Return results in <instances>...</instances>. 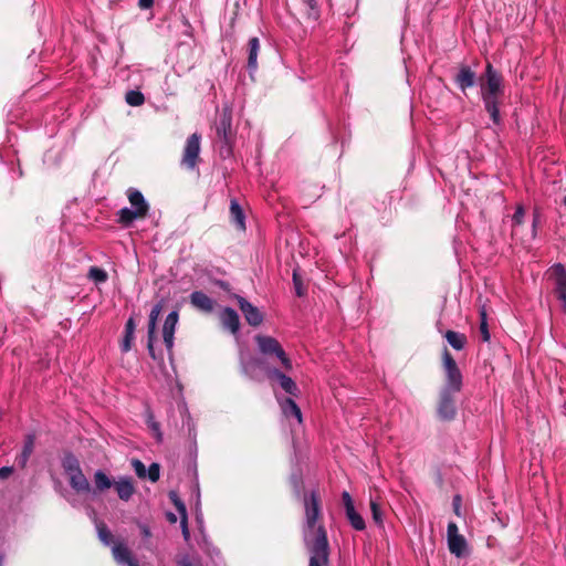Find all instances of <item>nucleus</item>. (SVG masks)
Instances as JSON below:
<instances>
[{"mask_svg":"<svg viewBox=\"0 0 566 566\" xmlns=\"http://www.w3.org/2000/svg\"><path fill=\"white\" fill-rule=\"evenodd\" d=\"M305 523L312 536L305 533L304 543L310 554L308 566H329L331 547L327 531L322 523V500L317 490L304 496Z\"/></svg>","mask_w":566,"mask_h":566,"instance_id":"f257e3e1","label":"nucleus"},{"mask_svg":"<svg viewBox=\"0 0 566 566\" xmlns=\"http://www.w3.org/2000/svg\"><path fill=\"white\" fill-rule=\"evenodd\" d=\"M481 98L484 108L492 122L500 125L502 122L499 105L504 95V78L500 71L495 70L491 62H488L483 74L479 77Z\"/></svg>","mask_w":566,"mask_h":566,"instance_id":"f03ea898","label":"nucleus"},{"mask_svg":"<svg viewBox=\"0 0 566 566\" xmlns=\"http://www.w3.org/2000/svg\"><path fill=\"white\" fill-rule=\"evenodd\" d=\"M442 367L446 376V385L442 388L461 391L463 376L455 359L447 347H444L442 352Z\"/></svg>","mask_w":566,"mask_h":566,"instance_id":"7ed1b4c3","label":"nucleus"},{"mask_svg":"<svg viewBox=\"0 0 566 566\" xmlns=\"http://www.w3.org/2000/svg\"><path fill=\"white\" fill-rule=\"evenodd\" d=\"M255 342L258 344L259 350L263 355L275 356L281 361L285 370L292 369V361L276 338L272 336L256 335Z\"/></svg>","mask_w":566,"mask_h":566,"instance_id":"20e7f679","label":"nucleus"},{"mask_svg":"<svg viewBox=\"0 0 566 566\" xmlns=\"http://www.w3.org/2000/svg\"><path fill=\"white\" fill-rule=\"evenodd\" d=\"M460 391L441 388L437 398L436 411L439 420L453 421L457 417L455 395Z\"/></svg>","mask_w":566,"mask_h":566,"instance_id":"39448f33","label":"nucleus"},{"mask_svg":"<svg viewBox=\"0 0 566 566\" xmlns=\"http://www.w3.org/2000/svg\"><path fill=\"white\" fill-rule=\"evenodd\" d=\"M200 144L201 135L199 133H193L187 138L181 158V165L187 169L193 170L198 166L200 161Z\"/></svg>","mask_w":566,"mask_h":566,"instance_id":"423d86ee","label":"nucleus"},{"mask_svg":"<svg viewBox=\"0 0 566 566\" xmlns=\"http://www.w3.org/2000/svg\"><path fill=\"white\" fill-rule=\"evenodd\" d=\"M265 375L269 380L271 381H277L280 387L289 395L291 396H297L298 395V388L295 381L286 376L284 373H282L277 368L272 367H264Z\"/></svg>","mask_w":566,"mask_h":566,"instance_id":"0eeeda50","label":"nucleus"},{"mask_svg":"<svg viewBox=\"0 0 566 566\" xmlns=\"http://www.w3.org/2000/svg\"><path fill=\"white\" fill-rule=\"evenodd\" d=\"M547 280L553 284L554 295L566 293V269L562 263L552 265L547 272Z\"/></svg>","mask_w":566,"mask_h":566,"instance_id":"6e6552de","label":"nucleus"},{"mask_svg":"<svg viewBox=\"0 0 566 566\" xmlns=\"http://www.w3.org/2000/svg\"><path fill=\"white\" fill-rule=\"evenodd\" d=\"M235 300L238 302L239 308L241 310L249 325L256 327L262 324L264 317L256 306H254L240 295H235Z\"/></svg>","mask_w":566,"mask_h":566,"instance_id":"1a4fd4ad","label":"nucleus"},{"mask_svg":"<svg viewBox=\"0 0 566 566\" xmlns=\"http://www.w3.org/2000/svg\"><path fill=\"white\" fill-rule=\"evenodd\" d=\"M342 500L345 507L346 517L349 521L350 525L356 531H364L366 527L365 521L363 516L358 512H356L353 499L347 491L343 492Z\"/></svg>","mask_w":566,"mask_h":566,"instance_id":"9d476101","label":"nucleus"},{"mask_svg":"<svg viewBox=\"0 0 566 566\" xmlns=\"http://www.w3.org/2000/svg\"><path fill=\"white\" fill-rule=\"evenodd\" d=\"M453 81L461 92L465 93L468 88H472L479 83V77L469 65H461Z\"/></svg>","mask_w":566,"mask_h":566,"instance_id":"9b49d317","label":"nucleus"},{"mask_svg":"<svg viewBox=\"0 0 566 566\" xmlns=\"http://www.w3.org/2000/svg\"><path fill=\"white\" fill-rule=\"evenodd\" d=\"M179 319V314L177 311H172L168 314V316L165 319L164 326H163V338L164 344L169 353H171L174 347V335L176 325Z\"/></svg>","mask_w":566,"mask_h":566,"instance_id":"f8f14e48","label":"nucleus"},{"mask_svg":"<svg viewBox=\"0 0 566 566\" xmlns=\"http://www.w3.org/2000/svg\"><path fill=\"white\" fill-rule=\"evenodd\" d=\"M217 135L229 145L232 138V115L229 109H223L217 124Z\"/></svg>","mask_w":566,"mask_h":566,"instance_id":"ddd939ff","label":"nucleus"},{"mask_svg":"<svg viewBox=\"0 0 566 566\" xmlns=\"http://www.w3.org/2000/svg\"><path fill=\"white\" fill-rule=\"evenodd\" d=\"M113 486L122 501H129L136 488L132 476H120L117 481H114Z\"/></svg>","mask_w":566,"mask_h":566,"instance_id":"4468645a","label":"nucleus"},{"mask_svg":"<svg viewBox=\"0 0 566 566\" xmlns=\"http://www.w3.org/2000/svg\"><path fill=\"white\" fill-rule=\"evenodd\" d=\"M260 49L261 46L259 39L256 36L251 38L247 44V69L250 76H253V74L258 71V55L260 53Z\"/></svg>","mask_w":566,"mask_h":566,"instance_id":"2eb2a0df","label":"nucleus"},{"mask_svg":"<svg viewBox=\"0 0 566 566\" xmlns=\"http://www.w3.org/2000/svg\"><path fill=\"white\" fill-rule=\"evenodd\" d=\"M220 321L224 328L229 329L232 334H237L240 329V317L238 313L231 308L226 307L220 314Z\"/></svg>","mask_w":566,"mask_h":566,"instance_id":"dca6fc26","label":"nucleus"},{"mask_svg":"<svg viewBox=\"0 0 566 566\" xmlns=\"http://www.w3.org/2000/svg\"><path fill=\"white\" fill-rule=\"evenodd\" d=\"M190 303L205 313H211L214 306V301L201 291H195L190 294Z\"/></svg>","mask_w":566,"mask_h":566,"instance_id":"f3484780","label":"nucleus"},{"mask_svg":"<svg viewBox=\"0 0 566 566\" xmlns=\"http://www.w3.org/2000/svg\"><path fill=\"white\" fill-rule=\"evenodd\" d=\"M114 558L122 564L127 566H139L138 560L133 556L128 547L123 544H116L113 547Z\"/></svg>","mask_w":566,"mask_h":566,"instance_id":"a211bd4d","label":"nucleus"},{"mask_svg":"<svg viewBox=\"0 0 566 566\" xmlns=\"http://www.w3.org/2000/svg\"><path fill=\"white\" fill-rule=\"evenodd\" d=\"M69 483L76 493H88L92 491L91 484L82 469L69 476Z\"/></svg>","mask_w":566,"mask_h":566,"instance_id":"6ab92c4d","label":"nucleus"},{"mask_svg":"<svg viewBox=\"0 0 566 566\" xmlns=\"http://www.w3.org/2000/svg\"><path fill=\"white\" fill-rule=\"evenodd\" d=\"M118 216V223H120L123 227H129L134 220L136 219H144L146 216H144V210H132L129 208H123L117 212Z\"/></svg>","mask_w":566,"mask_h":566,"instance_id":"aec40b11","label":"nucleus"},{"mask_svg":"<svg viewBox=\"0 0 566 566\" xmlns=\"http://www.w3.org/2000/svg\"><path fill=\"white\" fill-rule=\"evenodd\" d=\"M230 218L235 228L240 231L245 230V217L243 210L237 200L230 202Z\"/></svg>","mask_w":566,"mask_h":566,"instance_id":"412c9836","label":"nucleus"},{"mask_svg":"<svg viewBox=\"0 0 566 566\" xmlns=\"http://www.w3.org/2000/svg\"><path fill=\"white\" fill-rule=\"evenodd\" d=\"M448 548L451 554L457 557H462L465 555L468 549L467 539L463 535L453 536L448 539Z\"/></svg>","mask_w":566,"mask_h":566,"instance_id":"4be33fe9","label":"nucleus"},{"mask_svg":"<svg viewBox=\"0 0 566 566\" xmlns=\"http://www.w3.org/2000/svg\"><path fill=\"white\" fill-rule=\"evenodd\" d=\"M127 197L130 205L135 207V210H144V216L148 214L149 206L139 190L129 188Z\"/></svg>","mask_w":566,"mask_h":566,"instance_id":"5701e85b","label":"nucleus"},{"mask_svg":"<svg viewBox=\"0 0 566 566\" xmlns=\"http://www.w3.org/2000/svg\"><path fill=\"white\" fill-rule=\"evenodd\" d=\"M114 481L104 471L97 470L94 473V492L103 493L113 486Z\"/></svg>","mask_w":566,"mask_h":566,"instance_id":"b1692460","label":"nucleus"},{"mask_svg":"<svg viewBox=\"0 0 566 566\" xmlns=\"http://www.w3.org/2000/svg\"><path fill=\"white\" fill-rule=\"evenodd\" d=\"M444 338L449 343V345L455 350H462L467 345V336L462 333L455 331H447L444 334Z\"/></svg>","mask_w":566,"mask_h":566,"instance_id":"393cba45","label":"nucleus"},{"mask_svg":"<svg viewBox=\"0 0 566 566\" xmlns=\"http://www.w3.org/2000/svg\"><path fill=\"white\" fill-rule=\"evenodd\" d=\"M62 468L67 476H70L81 470V464L78 459L73 453L69 452L62 459Z\"/></svg>","mask_w":566,"mask_h":566,"instance_id":"a878e982","label":"nucleus"},{"mask_svg":"<svg viewBox=\"0 0 566 566\" xmlns=\"http://www.w3.org/2000/svg\"><path fill=\"white\" fill-rule=\"evenodd\" d=\"M125 101L130 106H140L145 102V96L140 91H128L125 95Z\"/></svg>","mask_w":566,"mask_h":566,"instance_id":"bb28decb","label":"nucleus"},{"mask_svg":"<svg viewBox=\"0 0 566 566\" xmlns=\"http://www.w3.org/2000/svg\"><path fill=\"white\" fill-rule=\"evenodd\" d=\"M87 276L95 283H105L108 279L107 272L97 266L90 268Z\"/></svg>","mask_w":566,"mask_h":566,"instance_id":"cd10ccee","label":"nucleus"},{"mask_svg":"<svg viewBox=\"0 0 566 566\" xmlns=\"http://www.w3.org/2000/svg\"><path fill=\"white\" fill-rule=\"evenodd\" d=\"M284 412L287 415V416H294L295 418H297V420L301 422L302 421V412H301V409L300 407L296 405V402L291 399V398H286L285 400V407H284Z\"/></svg>","mask_w":566,"mask_h":566,"instance_id":"c85d7f7f","label":"nucleus"},{"mask_svg":"<svg viewBox=\"0 0 566 566\" xmlns=\"http://www.w3.org/2000/svg\"><path fill=\"white\" fill-rule=\"evenodd\" d=\"M168 496H169V500L171 501V503L175 505L176 510L178 511L180 517L188 516L186 505L182 502V500L179 497L178 493L176 491H170Z\"/></svg>","mask_w":566,"mask_h":566,"instance_id":"c756f323","label":"nucleus"},{"mask_svg":"<svg viewBox=\"0 0 566 566\" xmlns=\"http://www.w3.org/2000/svg\"><path fill=\"white\" fill-rule=\"evenodd\" d=\"M164 308V301L160 300L158 303H156L151 311H150V314H149V319H148V326H151V328H156L157 326V321L160 316V313Z\"/></svg>","mask_w":566,"mask_h":566,"instance_id":"7c9ffc66","label":"nucleus"},{"mask_svg":"<svg viewBox=\"0 0 566 566\" xmlns=\"http://www.w3.org/2000/svg\"><path fill=\"white\" fill-rule=\"evenodd\" d=\"M302 3L305 7L307 18L317 20L318 19V10H317L316 0H302Z\"/></svg>","mask_w":566,"mask_h":566,"instance_id":"2f4dec72","label":"nucleus"},{"mask_svg":"<svg viewBox=\"0 0 566 566\" xmlns=\"http://www.w3.org/2000/svg\"><path fill=\"white\" fill-rule=\"evenodd\" d=\"M155 340H156V328H151V326H148V328H147V349H148L149 356L153 359H157L155 348H154Z\"/></svg>","mask_w":566,"mask_h":566,"instance_id":"473e14b6","label":"nucleus"},{"mask_svg":"<svg viewBox=\"0 0 566 566\" xmlns=\"http://www.w3.org/2000/svg\"><path fill=\"white\" fill-rule=\"evenodd\" d=\"M178 566H199V558L193 555L184 554L179 555L177 559Z\"/></svg>","mask_w":566,"mask_h":566,"instance_id":"72a5a7b5","label":"nucleus"},{"mask_svg":"<svg viewBox=\"0 0 566 566\" xmlns=\"http://www.w3.org/2000/svg\"><path fill=\"white\" fill-rule=\"evenodd\" d=\"M293 284H294V289H295V294L298 297H302V296H304L306 294V289L303 285L302 277L297 273L296 270H294V272H293Z\"/></svg>","mask_w":566,"mask_h":566,"instance_id":"f704fd0d","label":"nucleus"},{"mask_svg":"<svg viewBox=\"0 0 566 566\" xmlns=\"http://www.w3.org/2000/svg\"><path fill=\"white\" fill-rule=\"evenodd\" d=\"M481 321H480V333L482 336L483 342H489L491 336L488 327V321H486V313L485 311H482L481 314Z\"/></svg>","mask_w":566,"mask_h":566,"instance_id":"c9c22d12","label":"nucleus"},{"mask_svg":"<svg viewBox=\"0 0 566 566\" xmlns=\"http://www.w3.org/2000/svg\"><path fill=\"white\" fill-rule=\"evenodd\" d=\"M34 446H35V436L27 434L21 452L31 457V454L33 453V450H34Z\"/></svg>","mask_w":566,"mask_h":566,"instance_id":"e433bc0d","label":"nucleus"},{"mask_svg":"<svg viewBox=\"0 0 566 566\" xmlns=\"http://www.w3.org/2000/svg\"><path fill=\"white\" fill-rule=\"evenodd\" d=\"M146 473V478H148L151 482H157L160 478V465L156 462L151 463Z\"/></svg>","mask_w":566,"mask_h":566,"instance_id":"4c0bfd02","label":"nucleus"},{"mask_svg":"<svg viewBox=\"0 0 566 566\" xmlns=\"http://www.w3.org/2000/svg\"><path fill=\"white\" fill-rule=\"evenodd\" d=\"M132 467L134 468L135 473L139 479H145L147 476V473H146L147 469L140 460L133 459Z\"/></svg>","mask_w":566,"mask_h":566,"instance_id":"58836bf2","label":"nucleus"},{"mask_svg":"<svg viewBox=\"0 0 566 566\" xmlns=\"http://www.w3.org/2000/svg\"><path fill=\"white\" fill-rule=\"evenodd\" d=\"M370 510H371L373 520L377 524H381L382 515H381L380 505L378 503H376L375 501H370Z\"/></svg>","mask_w":566,"mask_h":566,"instance_id":"ea45409f","label":"nucleus"},{"mask_svg":"<svg viewBox=\"0 0 566 566\" xmlns=\"http://www.w3.org/2000/svg\"><path fill=\"white\" fill-rule=\"evenodd\" d=\"M133 340H134V334L124 332V338L120 344L122 352H124V353L129 352L132 349Z\"/></svg>","mask_w":566,"mask_h":566,"instance_id":"a19ab883","label":"nucleus"},{"mask_svg":"<svg viewBox=\"0 0 566 566\" xmlns=\"http://www.w3.org/2000/svg\"><path fill=\"white\" fill-rule=\"evenodd\" d=\"M524 216H525V210L522 206H517L513 217H512V221L515 226H520L523 223V219H524Z\"/></svg>","mask_w":566,"mask_h":566,"instance_id":"79ce46f5","label":"nucleus"},{"mask_svg":"<svg viewBox=\"0 0 566 566\" xmlns=\"http://www.w3.org/2000/svg\"><path fill=\"white\" fill-rule=\"evenodd\" d=\"M98 536H99L101 541H103L104 543H106V544L109 543V541L112 538V534L105 524H101L98 526Z\"/></svg>","mask_w":566,"mask_h":566,"instance_id":"37998d69","label":"nucleus"},{"mask_svg":"<svg viewBox=\"0 0 566 566\" xmlns=\"http://www.w3.org/2000/svg\"><path fill=\"white\" fill-rule=\"evenodd\" d=\"M541 224H542L541 213L537 210H535L533 212V222H532V231H533L534 238L536 237L537 229L541 227Z\"/></svg>","mask_w":566,"mask_h":566,"instance_id":"c03bdc74","label":"nucleus"},{"mask_svg":"<svg viewBox=\"0 0 566 566\" xmlns=\"http://www.w3.org/2000/svg\"><path fill=\"white\" fill-rule=\"evenodd\" d=\"M461 504H462L461 495H459V494L454 495L453 500H452V509L457 516H461Z\"/></svg>","mask_w":566,"mask_h":566,"instance_id":"a18cd8bd","label":"nucleus"},{"mask_svg":"<svg viewBox=\"0 0 566 566\" xmlns=\"http://www.w3.org/2000/svg\"><path fill=\"white\" fill-rule=\"evenodd\" d=\"M460 535L458 525L454 522H449L447 528V539Z\"/></svg>","mask_w":566,"mask_h":566,"instance_id":"49530a36","label":"nucleus"},{"mask_svg":"<svg viewBox=\"0 0 566 566\" xmlns=\"http://www.w3.org/2000/svg\"><path fill=\"white\" fill-rule=\"evenodd\" d=\"M29 459V455L21 452L20 454L17 455L15 463L19 468L24 469L27 467Z\"/></svg>","mask_w":566,"mask_h":566,"instance_id":"de8ad7c7","label":"nucleus"},{"mask_svg":"<svg viewBox=\"0 0 566 566\" xmlns=\"http://www.w3.org/2000/svg\"><path fill=\"white\" fill-rule=\"evenodd\" d=\"M180 526H181V531H182V535H184L185 539H188L190 536L189 528H188V516H181Z\"/></svg>","mask_w":566,"mask_h":566,"instance_id":"09e8293b","label":"nucleus"},{"mask_svg":"<svg viewBox=\"0 0 566 566\" xmlns=\"http://www.w3.org/2000/svg\"><path fill=\"white\" fill-rule=\"evenodd\" d=\"M135 329H136V322H135L134 317L130 316L125 324V332L135 334Z\"/></svg>","mask_w":566,"mask_h":566,"instance_id":"8fccbe9b","label":"nucleus"},{"mask_svg":"<svg viewBox=\"0 0 566 566\" xmlns=\"http://www.w3.org/2000/svg\"><path fill=\"white\" fill-rule=\"evenodd\" d=\"M13 472V468L12 467H2L0 468V479L1 480H4V479H8Z\"/></svg>","mask_w":566,"mask_h":566,"instance_id":"3c124183","label":"nucleus"},{"mask_svg":"<svg viewBox=\"0 0 566 566\" xmlns=\"http://www.w3.org/2000/svg\"><path fill=\"white\" fill-rule=\"evenodd\" d=\"M154 6V0H138V7L142 10L150 9Z\"/></svg>","mask_w":566,"mask_h":566,"instance_id":"603ef678","label":"nucleus"},{"mask_svg":"<svg viewBox=\"0 0 566 566\" xmlns=\"http://www.w3.org/2000/svg\"><path fill=\"white\" fill-rule=\"evenodd\" d=\"M149 426H150L151 430L155 432L157 439L160 440L161 432H160L159 423L156 421H151V422H149Z\"/></svg>","mask_w":566,"mask_h":566,"instance_id":"864d4df0","label":"nucleus"},{"mask_svg":"<svg viewBox=\"0 0 566 566\" xmlns=\"http://www.w3.org/2000/svg\"><path fill=\"white\" fill-rule=\"evenodd\" d=\"M556 298L560 302L562 311L566 315V293L556 295Z\"/></svg>","mask_w":566,"mask_h":566,"instance_id":"5fc2aeb1","label":"nucleus"},{"mask_svg":"<svg viewBox=\"0 0 566 566\" xmlns=\"http://www.w3.org/2000/svg\"><path fill=\"white\" fill-rule=\"evenodd\" d=\"M166 518L171 524H175L177 522V516L174 513H171V512H168L166 514Z\"/></svg>","mask_w":566,"mask_h":566,"instance_id":"6e6d98bb","label":"nucleus"},{"mask_svg":"<svg viewBox=\"0 0 566 566\" xmlns=\"http://www.w3.org/2000/svg\"><path fill=\"white\" fill-rule=\"evenodd\" d=\"M142 533L145 537H149L151 535V533L147 526H142Z\"/></svg>","mask_w":566,"mask_h":566,"instance_id":"4d7b16f0","label":"nucleus"},{"mask_svg":"<svg viewBox=\"0 0 566 566\" xmlns=\"http://www.w3.org/2000/svg\"><path fill=\"white\" fill-rule=\"evenodd\" d=\"M219 286L222 287V289H227L228 286V283L223 282V281H220L218 282Z\"/></svg>","mask_w":566,"mask_h":566,"instance_id":"13d9d810","label":"nucleus"},{"mask_svg":"<svg viewBox=\"0 0 566 566\" xmlns=\"http://www.w3.org/2000/svg\"><path fill=\"white\" fill-rule=\"evenodd\" d=\"M3 563H4V556H3V555H1V556H0V566H3Z\"/></svg>","mask_w":566,"mask_h":566,"instance_id":"bf43d9fd","label":"nucleus"},{"mask_svg":"<svg viewBox=\"0 0 566 566\" xmlns=\"http://www.w3.org/2000/svg\"><path fill=\"white\" fill-rule=\"evenodd\" d=\"M563 205L566 207V196L563 198Z\"/></svg>","mask_w":566,"mask_h":566,"instance_id":"052dcab7","label":"nucleus"},{"mask_svg":"<svg viewBox=\"0 0 566 566\" xmlns=\"http://www.w3.org/2000/svg\"><path fill=\"white\" fill-rule=\"evenodd\" d=\"M256 364H258V366H260V367L262 366V361H261V360H256Z\"/></svg>","mask_w":566,"mask_h":566,"instance_id":"680f3d73","label":"nucleus"}]
</instances>
